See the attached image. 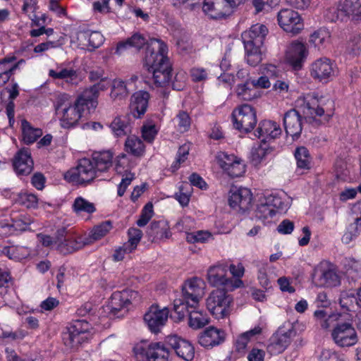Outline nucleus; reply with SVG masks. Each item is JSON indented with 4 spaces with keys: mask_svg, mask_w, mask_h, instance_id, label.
<instances>
[{
    "mask_svg": "<svg viewBox=\"0 0 361 361\" xmlns=\"http://www.w3.org/2000/svg\"><path fill=\"white\" fill-rule=\"evenodd\" d=\"M232 120L236 130L240 133H248L257 124L256 111L249 104H242L233 111Z\"/></svg>",
    "mask_w": 361,
    "mask_h": 361,
    "instance_id": "6e6552de",
    "label": "nucleus"
},
{
    "mask_svg": "<svg viewBox=\"0 0 361 361\" xmlns=\"http://www.w3.org/2000/svg\"><path fill=\"white\" fill-rule=\"evenodd\" d=\"M281 129L279 125L271 121H262L259 122L255 135L262 138V142L266 143L267 140H274L281 134Z\"/></svg>",
    "mask_w": 361,
    "mask_h": 361,
    "instance_id": "4be33fe9",
    "label": "nucleus"
},
{
    "mask_svg": "<svg viewBox=\"0 0 361 361\" xmlns=\"http://www.w3.org/2000/svg\"><path fill=\"white\" fill-rule=\"evenodd\" d=\"M336 74V65L328 58L316 60L311 68V75L322 82L332 80Z\"/></svg>",
    "mask_w": 361,
    "mask_h": 361,
    "instance_id": "2eb2a0df",
    "label": "nucleus"
},
{
    "mask_svg": "<svg viewBox=\"0 0 361 361\" xmlns=\"http://www.w3.org/2000/svg\"><path fill=\"white\" fill-rule=\"evenodd\" d=\"M277 18L279 25L287 32L295 35L303 28L300 16L292 9H281Z\"/></svg>",
    "mask_w": 361,
    "mask_h": 361,
    "instance_id": "ddd939ff",
    "label": "nucleus"
},
{
    "mask_svg": "<svg viewBox=\"0 0 361 361\" xmlns=\"http://www.w3.org/2000/svg\"><path fill=\"white\" fill-rule=\"evenodd\" d=\"M110 128L117 137L125 136L131 133V126L128 116H116L111 123Z\"/></svg>",
    "mask_w": 361,
    "mask_h": 361,
    "instance_id": "7c9ffc66",
    "label": "nucleus"
},
{
    "mask_svg": "<svg viewBox=\"0 0 361 361\" xmlns=\"http://www.w3.org/2000/svg\"><path fill=\"white\" fill-rule=\"evenodd\" d=\"M17 202L27 208H36L38 199L36 195L31 193H21L18 195Z\"/></svg>",
    "mask_w": 361,
    "mask_h": 361,
    "instance_id": "3c124183",
    "label": "nucleus"
},
{
    "mask_svg": "<svg viewBox=\"0 0 361 361\" xmlns=\"http://www.w3.org/2000/svg\"><path fill=\"white\" fill-rule=\"evenodd\" d=\"M130 47L140 50L146 45L144 66L152 74L154 84L157 87H165L171 79L172 67L166 56L168 47L160 39L155 38L147 40L142 35L136 32L128 38Z\"/></svg>",
    "mask_w": 361,
    "mask_h": 361,
    "instance_id": "f257e3e1",
    "label": "nucleus"
},
{
    "mask_svg": "<svg viewBox=\"0 0 361 361\" xmlns=\"http://www.w3.org/2000/svg\"><path fill=\"white\" fill-rule=\"evenodd\" d=\"M340 315L339 313L328 314L324 310H317L314 312L317 322L324 330H328Z\"/></svg>",
    "mask_w": 361,
    "mask_h": 361,
    "instance_id": "2f4dec72",
    "label": "nucleus"
},
{
    "mask_svg": "<svg viewBox=\"0 0 361 361\" xmlns=\"http://www.w3.org/2000/svg\"><path fill=\"white\" fill-rule=\"evenodd\" d=\"M273 151L272 147L266 145V143L260 145L252 154V162L255 166L258 165L267 156Z\"/></svg>",
    "mask_w": 361,
    "mask_h": 361,
    "instance_id": "a18cd8bd",
    "label": "nucleus"
},
{
    "mask_svg": "<svg viewBox=\"0 0 361 361\" xmlns=\"http://www.w3.org/2000/svg\"><path fill=\"white\" fill-rule=\"evenodd\" d=\"M153 204L152 202H148L142 209L140 218L137 221V225L140 227L145 226L153 216Z\"/></svg>",
    "mask_w": 361,
    "mask_h": 361,
    "instance_id": "603ef678",
    "label": "nucleus"
},
{
    "mask_svg": "<svg viewBox=\"0 0 361 361\" xmlns=\"http://www.w3.org/2000/svg\"><path fill=\"white\" fill-rule=\"evenodd\" d=\"M23 141L26 145L34 143L42 135V130L39 128L33 127L25 119L21 121Z\"/></svg>",
    "mask_w": 361,
    "mask_h": 361,
    "instance_id": "c85d7f7f",
    "label": "nucleus"
},
{
    "mask_svg": "<svg viewBox=\"0 0 361 361\" xmlns=\"http://www.w3.org/2000/svg\"><path fill=\"white\" fill-rule=\"evenodd\" d=\"M125 148L128 153L135 157H141L145 152V145L142 141L135 136H130L127 138Z\"/></svg>",
    "mask_w": 361,
    "mask_h": 361,
    "instance_id": "f704fd0d",
    "label": "nucleus"
},
{
    "mask_svg": "<svg viewBox=\"0 0 361 361\" xmlns=\"http://www.w3.org/2000/svg\"><path fill=\"white\" fill-rule=\"evenodd\" d=\"M283 126L287 135L298 138L302 132V116L295 109H291L284 114Z\"/></svg>",
    "mask_w": 361,
    "mask_h": 361,
    "instance_id": "aec40b11",
    "label": "nucleus"
},
{
    "mask_svg": "<svg viewBox=\"0 0 361 361\" xmlns=\"http://www.w3.org/2000/svg\"><path fill=\"white\" fill-rule=\"evenodd\" d=\"M104 41V38L99 32L94 31L88 35V47L91 50L99 48Z\"/></svg>",
    "mask_w": 361,
    "mask_h": 361,
    "instance_id": "6e6d98bb",
    "label": "nucleus"
},
{
    "mask_svg": "<svg viewBox=\"0 0 361 361\" xmlns=\"http://www.w3.org/2000/svg\"><path fill=\"white\" fill-rule=\"evenodd\" d=\"M250 80H247L245 83L237 86V94L243 100L250 101L258 96L255 87L250 88Z\"/></svg>",
    "mask_w": 361,
    "mask_h": 361,
    "instance_id": "58836bf2",
    "label": "nucleus"
},
{
    "mask_svg": "<svg viewBox=\"0 0 361 361\" xmlns=\"http://www.w3.org/2000/svg\"><path fill=\"white\" fill-rule=\"evenodd\" d=\"M245 165L238 159L227 169L226 172L229 176L235 178L241 176L245 173Z\"/></svg>",
    "mask_w": 361,
    "mask_h": 361,
    "instance_id": "4d7b16f0",
    "label": "nucleus"
},
{
    "mask_svg": "<svg viewBox=\"0 0 361 361\" xmlns=\"http://www.w3.org/2000/svg\"><path fill=\"white\" fill-rule=\"evenodd\" d=\"M262 329L259 326H255L254 329L240 334L236 340V350L240 352L244 350L251 337L261 334Z\"/></svg>",
    "mask_w": 361,
    "mask_h": 361,
    "instance_id": "4c0bfd02",
    "label": "nucleus"
},
{
    "mask_svg": "<svg viewBox=\"0 0 361 361\" xmlns=\"http://www.w3.org/2000/svg\"><path fill=\"white\" fill-rule=\"evenodd\" d=\"M133 351L137 358L145 357L147 361H168L169 355V349L160 342L137 344Z\"/></svg>",
    "mask_w": 361,
    "mask_h": 361,
    "instance_id": "9d476101",
    "label": "nucleus"
},
{
    "mask_svg": "<svg viewBox=\"0 0 361 361\" xmlns=\"http://www.w3.org/2000/svg\"><path fill=\"white\" fill-rule=\"evenodd\" d=\"M130 304L128 299L123 297L121 292H116L112 294L109 301L110 312L114 315L120 317L127 312V306Z\"/></svg>",
    "mask_w": 361,
    "mask_h": 361,
    "instance_id": "cd10ccee",
    "label": "nucleus"
},
{
    "mask_svg": "<svg viewBox=\"0 0 361 361\" xmlns=\"http://www.w3.org/2000/svg\"><path fill=\"white\" fill-rule=\"evenodd\" d=\"M149 98V94L146 91H138L131 96L130 108L134 118H140L145 114Z\"/></svg>",
    "mask_w": 361,
    "mask_h": 361,
    "instance_id": "5701e85b",
    "label": "nucleus"
},
{
    "mask_svg": "<svg viewBox=\"0 0 361 361\" xmlns=\"http://www.w3.org/2000/svg\"><path fill=\"white\" fill-rule=\"evenodd\" d=\"M189 146L186 144L181 145L177 152L176 161L172 165V168L178 169L180 164L183 163L187 159L189 154Z\"/></svg>",
    "mask_w": 361,
    "mask_h": 361,
    "instance_id": "bf43d9fd",
    "label": "nucleus"
},
{
    "mask_svg": "<svg viewBox=\"0 0 361 361\" xmlns=\"http://www.w3.org/2000/svg\"><path fill=\"white\" fill-rule=\"evenodd\" d=\"M333 342L342 348H350L358 342V336L350 319L341 315L328 329Z\"/></svg>",
    "mask_w": 361,
    "mask_h": 361,
    "instance_id": "39448f33",
    "label": "nucleus"
},
{
    "mask_svg": "<svg viewBox=\"0 0 361 361\" xmlns=\"http://www.w3.org/2000/svg\"><path fill=\"white\" fill-rule=\"evenodd\" d=\"M297 166L300 169H309L311 165V157L308 149L305 147H297L295 152Z\"/></svg>",
    "mask_w": 361,
    "mask_h": 361,
    "instance_id": "e433bc0d",
    "label": "nucleus"
},
{
    "mask_svg": "<svg viewBox=\"0 0 361 361\" xmlns=\"http://www.w3.org/2000/svg\"><path fill=\"white\" fill-rule=\"evenodd\" d=\"M312 279L319 287H335L340 284V277L334 265L328 261H322L314 267Z\"/></svg>",
    "mask_w": 361,
    "mask_h": 361,
    "instance_id": "1a4fd4ad",
    "label": "nucleus"
},
{
    "mask_svg": "<svg viewBox=\"0 0 361 361\" xmlns=\"http://www.w3.org/2000/svg\"><path fill=\"white\" fill-rule=\"evenodd\" d=\"M298 104L302 108V111L305 114L322 116L325 112V109L322 106V101L313 95H307L302 99H299Z\"/></svg>",
    "mask_w": 361,
    "mask_h": 361,
    "instance_id": "a878e982",
    "label": "nucleus"
},
{
    "mask_svg": "<svg viewBox=\"0 0 361 361\" xmlns=\"http://www.w3.org/2000/svg\"><path fill=\"white\" fill-rule=\"evenodd\" d=\"M188 308L185 310V314L189 315V326L193 329H200L209 323L207 316L202 312L195 311V309Z\"/></svg>",
    "mask_w": 361,
    "mask_h": 361,
    "instance_id": "72a5a7b5",
    "label": "nucleus"
},
{
    "mask_svg": "<svg viewBox=\"0 0 361 361\" xmlns=\"http://www.w3.org/2000/svg\"><path fill=\"white\" fill-rule=\"evenodd\" d=\"M347 49L353 55H358L361 52V40L358 36H355L353 39L348 43Z\"/></svg>",
    "mask_w": 361,
    "mask_h": 361,
    "instance_id": "e2e57ef3",
    "label": "nucleus"
},
{
    "mask_svg": "<svg viewBox=\"0 0 361 361\" xmlns=\"http://www.w3.org/2000/svg\"><path fill=\"white\" fill-rule=\"evenodd\" d=\"M228 203L232 208H238L243 212L247 211L252 204L251 191L246 188L231 190Z\"/></svg>",
    "mask_w": 361,
    "mask_h": 361,
    "instance_id": "a211bd4d",
    "label": "nucleus"
},
{
    "mask_svg": "<svg viewBox=\"0 0 361 361\" xmlns=\"http://www.w3.org/2000/svg\"><path fill=\"white\" fill-rule=\"evenodd\" d=\"M85 244L82 238L72 234L66 240L59 243L56 249L63 255H67L81 249Z\"/></svg>",
    "mask_w": 361,
    "mask_h": 361,
    "instance_id": "c756f323",
    "label": "nucleus"
},
{
    "mask_svg": "<svg viewBox=\"0 0 361 361\" xmlns=\"http://www.w3.org/2000/svg\"><path fill=\"white\" fill-rule=\"evenodd\" d=\"M267 34V27L260 23L252 25L248 30L242 33L241 37L246 53V60L249 65L256 66L262 61L261 48Z\"/></svg>",
    "mask_w": 361,
    "mask_h": 361,
    "instance_id": "20e7f679",
    "label": "nucleus"
},
{
    "mask_svg": "<svg viewBox=\"0 0 361 361\" xmlns=\"http://www.w3.org/2000/svg\"><path fill=\"white\" fill-rule=\"evenodd\" d=\"M307 56V50L304 44L294 42L289 47L286 58L295 69H300L302 63Z\"/></svg>",
    "mask_w": 361,
    "mask_h": 361,
    "instance_id": "393cba45",
    "label": "nucleus"
},
{
    "mask_svg": "<svg viewBox=\"0 0 361 361\" xmlns=\"http://www.w3.org/2000/svg\"><path fill=\"white\" fill-rule=\"evenodd\" d=\"M177 125L182 132L188 131L190 127L191 119L189 114L185 111H180L176 116Z\"/></svg>",
    "mask_w": 361,
    "mask_h": 361,
    "instance_id": "864d4df0",
    "label": "nucleus"
},
{
    "mask_svg": "<svg viewBox=\"0 0 361 361\" xmlns=\"http://www.w3.org/2000/svg\"><path fill=\"white\" fill-rule=\"evenodd\" d=\"M329 32L326 29L320 28L310 35L309 42L313 44L315 47H319L329 42Z\"/></svg>",
    "mask_w": 361,
    "mask_h": 361,
    "instance_id": "79ce46f5",
    "label": "nucleus"
},
{
    "mask_svg": "<svg viewBox=\"0 0 361 361\" xmlns=\"http://www.w3.org/2000/svg\"><path fill=\"white\" fill-rule=\"evenodd\" d=\"M341 3L337 6H333L326 10L325 13V18L330 22H344L345 20V14L343 12Z\"/></svg>",
    "mask_w": 361,
    "mask_h": 361,
    "instance_id": "c03bdc74",
    "label": "nucleus"
},
{
    "mask_svg": "<svg viewBox=\"0 0 361 361\" xmlns=\"http://www.w3.org/2000/svg\"><path fill=\"white\" fill-rule=\"evenodd\" d=\"M111 228L112 224L110 221H104L94 227L91 231V237L95 240H99L106 235Z\"/></svg>",
    "mask_w": 361,
    "mask_h": 361,
    "instance_id": "8fccbe9b",
    "label": "nucleus"
},
{
    "mask_svg": "<svg viewBox=\"0 0 361 361\" xmlns=\"http://www.w3.org/2000/svg\"><path fill=\"white\" fill-rule=\"evenodd\" d=\"M166 343L175 351L179 357L185 361H192L193 360L195 348L188 341L176 335H173L167 337Z\"/></svg>",
    "mask_w": 361,
    "mask_h": 361,
    "instance_id": "f3484780",
    "label": "nucleus"
},
{
    "mask_svg": "<svg viewBox=\"0 0 361 361\" xmlns=\"http://www.w3.org/2000/svg\"><path fill=\"white\" fill-rule=\"evenodd\" d=\"M294 334L293 330H288L284 333L278 332L276 335L272 336V341H275L285 350L289 345L291 341V336Z\"/></svg>",
    "mask_w": 361,
    "mask_h": 361,
    "instance_id": "5fc2aeb1",
    "label": "nucleus"
},
{
    "mask_svg": "<svg viewBox=\"0 0 361 361\" xmlns=\"http://www.w3.org/2000/svg\"><path fill=\"white\" fill-rule=\"evenodd\" d=\"M113 157L110 150L94 152L90 159L97 172H104L111 167Z\"/></svg>",
    "mask_w": 361,
    "mask_h": 361,
    "instance_id": "bb28decb",
    "label": "nucleus"
},
{
    "mask_svg": "<svg viewBox=\"0 0 361 361\" xmlns=\"http://www.w3.org/2000/svg\"><path fill=\"white\" fill-rule=\"evenodd\" d=\"M169 315L167 307L161 308L157 305H152L144 315V320L151 331L157 333L163 327Z\"/></svg>",
    "mask_w": 361,
    "mask_h": 361,
    "instance_id": "4468645a",
    "label": "nucleus"
},
{
    "mask_svg": "<svg viewBox=\"0 0 361 361\" xmlns=\"http://www.w3.org/2000/svg\"><path fill=\"white\" fill-rule=\"evenodd\" d=\"M190 75L194 82H201L207 78V74L204 68H193L190 71Z\"/></svg>",
    "mask_w": 361,
    "mask_h": 361,
    "instance_id": "338daca9",
    "label": "nucleus"
},
{
    "mask_svg": "<svg viewBox=\"0 0 361 361\" xmlns=\"http://www.w3.org/2000/svg\"><path fill=\"white\" fill-rule=\"evenodd\" d=\"M33 160L28 148H23L15 155L13 166L18 176H27L33 169Z\"/></svg>",
    "mask_w": 361,
    "mask_h": 361,
    "instance_id": "6ab92c4d",
    "label": "nucleus"
},
{
    "mask_svg": "<svg viewBox=\"0 0 361 361\" xmlns=\"http://www.w3.org/2000/svg\"><path fill=\"white\" fill-rule=\"evenodd\" d=\"M190 187L192 185L197 187L202 190L207 188V183L203 178L197 173H193L189 177Z\"/></svg>",
    "mask_w": 361,
    "mask_h": 361,
    "instance_id": "774afa93",
    "label": "nucleus"
},
{
    "mask_svg": "<svg viewBox=\"0 0 361 361\" xmlns=\"http://www.w3.org/2000/svg\"><path fill=\"white\" fill-rule=\"evenodd\" d=\"M294 229V223L289 219H284L277 227L279 233L282 234H290Z\"/></svg>",
    "mask_w": 361,
    "mask_h": 361,
    "instance_id": "69168bd1",
    "label": "nucleus"
},
{
    "mask_svg": "<svg viewBox=\"0 0 361 361\" xmlns=\"http://www.w3.org/2000/svg\"><path fill=\"white\" fill-rule=\"evenodd\" d=\"M129 90L126 83L120 80H114L110 96L114 99H121L128 96Z\"/></svg>",
    "mask_w": 361,
    "mask_h": 361,
    "instance_id": "ea45409f",
    "label": "nucleus"
},
{
    "mask_svg": "<svg viewBox=\"0 0 361 361\" xmlns=\"http://www.w3.org/2000/svg\"><path fill=\"white\" fill-rule=\"evenodd\" d=\"M225 332L213 326L206 329L198 337V343L204 348H213L225 340Z\"/></svg>",
    "mask_w": 361,
    "mask_h": 361,
    "instance_id": "412c9836",
    "label": "nucleus"
},
{
    "mask_svg": "<svg viewBox=\"0 0 361 361\" xmlns=\"http://www.w3.org/2000/svg\"><path fill=\"white\" fill-rule=\"evenodd\" d=\"M88 330V323L85 320H77L68 329L63 336L64 344L70 348H77L83 343Z\"/></svg>",
    "mask_w": 361,
    "mask_h": 361,
    "instance_id": "f8f14e48",
    "label": "nucleus"
},
{
    "mask_svg": "<svg viewBox=\"0 0 361 361\" xmlns=\"http://www.w3.org/2000/svg\"><path fill=\"white\" fill-rule=\"evenodd\" d=\"M15 57L4 58L0 61V73H9L13 75L15 71L18 68V64L10 65L13 61L15 60Z\"/></svg>",
    "mask_w": 361,
    "mask_h": 361,
    "instance_id": "052dcab7",
    "label": "nucleus"
},
{
    "mask_svg": "<svg viewBox=\"0 0 361 361\" xmlns=\"http://www.w3.org/2000/svg\"><path fill=\"white\" fill-rule=\"evenodd\" d=\"M99 84H95L84 90L73 103L67 94L57 96L54 104L56 114L59 116L61 126L63 128H70L76 126L82 118L85 109H95L97 105Z\"/></svg>",
    "mask_w": 361,
    "mask_h": 361,
    "instance_id": "f03ea898",
    "label": "nucleus"
},
{
    "mask_svg": "<svg viewBox=\"0 0 361 361\" xmlns=\"http://www.w3.org/2000/svg\"><path fill=\"white\" fill-rule=\"evenodd\" d=\"M191 190L189 183H183L179 187V192L176 193V199L183 206H187L190 201Z\"/></svg>",
    "mask_w": 361,
    "mask_h": 361,
    "instance_id": "de8ad7c7",
    "label": "nucleus"
},
{
    "mask_svg": "<svg viewBox=\"0 0 361 361\" xmlns=\"http://www.w3.org/2000/svg\"><path fill=\"white\" fill-rule=\"evenodd\" d=\"M264 201V197H260L255 209L256 218L262 221H266L269 218H271L276 214V210L271 207L269 204H265Z\"/></svg>",
    "mask_w": 361,
    "mask_h": 361,
    "instance_id": "c9c22d12",
    "label": "nucleus"
},
{
    "mask_svg": "<svg viewBox=\"0 0 361 361\" xmlns=\"http://www.w3.org/2000/svg\"><path fill=\"white\" fill-rule=\"evenodd\" d=\"M359 228L357 225L350 224L347 231L343 234L342 237V242L348 244L350 243L359 233Z\"/></svg>",
    "mask_w": 361,
    "mask_h": 361,
    "instance_id": "680f3d73",
    "label": "nucleus"
},
{
    "mask_svg": "<svg viewBox=\"0 0 361 361\" xmlns=\"http://www.w3.org/2000/svg\"><path fill=\"white\" fill-rule=\"evenodd\" d=\"M73 209L78 214L81 212L92 214L95 211V207L93 203L90 202L82 197H78L74 200Z\"/></svg>",
    "mask_w": 361,
    "mask_h": 361,
    "instance_id": "a19ab883",
    "label": "nucleus"
},
{
    "mask_svg": "<svg viewBox=\"0 0 361 361\" xmlns=\"http://www.w3.org/2000/svg\"><path fill=\"white\" fill-rule=\"evenodd\" d=\"M49 75L55 79L65 80L67 82H73L77 78V73L73 69L63 68L59 71L50 70Z\"/></svg>",
    "mask_w": 361,
    "mask_h": 361,
    "instance_id": "37998d69",
    "label": "nucleus"
},
{
    "mask_svg": "<svg viewBox=\"0 0 361 361\" xmlns=\"http://www.w3.org/2000/svg\"><path fill=\"white\" fill-rule=\"evenodd\" d=\"M264 197H265V204H269L275 210L277 209L281 212H285L290 207V203L283 202L281 197L278 195H269Z\"/></svg>",
    "mask_w": 361,
    "mask_h": 361,
    "instance_id": "49530a36",
    "label": "nucleus"
},
{
    "mask_svg": "<svg viewBox=\"0 0 361 361\" xmlns=\"http://www.w3.org/2000/svg\"><path fill=\"white\" fill-rule=\"evenodd\" d=\"M200 283L201 281L197 278L190 279L185 283L182 288V298L174 300L173 309L170 313V317L174 322H178L183 320L188 308H197L204 293Z\"/></svg>",
    "mask_w": 361,
    "mask_h": 361,
    "instance_id": "7ed1b4c3",
    "label": "nucleus"
},
{
    "mask_svg": "<svg viewBox=\"0 0 361 361\" xmlns=\"http://www.w3.org/2000/svg\"><path fill=\"white\" fill-rule=\"evenodd\" d=\"M97 173L93 161L89 158H83L78 161L76 167L64 174V178L73 185L86 186L94 180Z\"/></svg>",
    "mask_w": 361,
    "mask_h": 361,
    "instance_id": "423d86ee",
    "label": "nucleus"
},
{
    "mask_svg": "<svg viewBox=\"0 0 361 361\" xmlns=\"http://www.w3.org/2000/svg\"><path fill=\"white\" fill-rule=\"evenodd\" d=\"M238 159L233 154H228L224 152H219L216 156V161L218 165L226 171L227 169L231 166L234 161Z\"/></svg>",
    "mask_w": 361,
    "mask_h": 361,
    "instance_id": "09e8293b",
    "label": "nucleus"
},
{
    "mask_svg": "<svg viewBox=\"0 0 361 361\" xmlns=\"http://www.w3.org/2000/svg\"><path fill=\"white\" fill-rule=\"evenodd\" d=\"M156 135L157 130L154 126H143L142 130V137L145 141L152 142Z\"/></svg>",
    "mask_w": 361,
    "mask_h": 361,
    "instance_id": "0e129e2a",
    "label": "nucleus"
},
{
    "mask_svg": "<svg viewBox=\"0 0 361 361\" xmlns=\"http://www.w3.org/2000/svg\"><path fill=\"white\" fill-rule=\"evenodd\" d=\"M342 10L345 14V20H347L350 16L353 20H360V2L358 0H345L341 3Z\"/></svg>",
    "mask_w": 361,
    "mask_h": 361,
    "instance_id": "473e14b6",
    "label": "nucleus"
},
{
    "mask_svg": "<svg viewBox=\"0 0 361 361\" xmlns=\"http://www.w3.org/2000/svg\"><path fill=\"white\" fill-rule=\"evenodd\" d=\"M228 266L225 264H218L211 267L207 271V280L212 286H223L225 289L233 290L238 288L243 283L240 279L235 280L226 278Z\"/></svg>",
    "mask_w": 361,
    "mask_h": 361,
    "instance_id": "9b49d317",
    "label": "nucleus"
},
{
    "mask_svg": "<svg viewBox=\"0 0 361 361\" xmlns=\"http://www.w3.org/2000/svg\"><path fill=\"white\" fill-rule=\"evenodd\" d=\"M228 290L217 288L212 291L207 299V307L216 319H223L230 313L233 298L227 293Z\"/></svg>",
    "mask_w": 361,
    "mask_h": 361,
    "instance_id": "0eeeda50",
    "label": "nucleus"
},
{
    "mask_svg": "<svg viewBox=\"0 0 361 361\" xmlns=\"http://www.w3.org/2000/svg\"><path fill=\"white\" fill-rule=\"evenodd\" d=\"M146 233L152 242L168 239L171 235L169 224L165 220L153 221Z\"/></svg>",
    "mask_w": 361,
    "mask_h": 361,
    "instance_id": "b1692460",
    "label": "nucleus"
},
{
    "mask_svg": "<svg viewBox=\"0 0 361 361\" xmlns=\"http://www.w3.org/2000/svg\"><path fill=\"white\" fill-rule=\"evenodd\" d=\"M202 9L211 18L220 19L231 15L233 7L226 0H204Z\"/></svg>",
    "mask_w": 361,
    "mask_h": 361,
    "instance_id": "dca6fc26",
    "label": "nucleus"
},
{
    "mask_svg": "<svg viewBox=\"0 0 361 361\" xmlns=\"http://www.w3.org/2000/svg\"><path fill=\"white\" fill-rule=\"evenodd\" d=\"M210 237L209 232L199 231L195 233H188L186 235V240L188 243H204L207 239Z\"/></svg>",
    "mask_w": 361,
    "mask_h": 361,
    "instance_id": "13d9d810",
    "label": "nucleus"
}]
</instances>
